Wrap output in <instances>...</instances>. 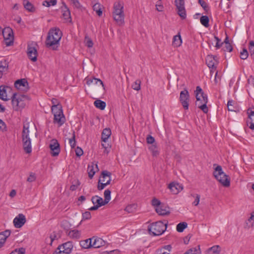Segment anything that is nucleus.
<instances>
[{"mask_svg": "<svg viewBox=\"0 0 254 254\" xmlns=\"http://www.w3.org/2000/svg\"><path fill=\"white\" fill-rule=\"evenodd\" d=\"M15 87L18 89L27 91L29 89L28 83L25 78L17 80L14 83Z\"/></svg>", "mask_w": 254, "mask_h": 254, "instance_id": "f3484780", "label": "nucleus"}, {"mask_svg": "<svg viewBox=\"0 0 254 254\" xmlns=\"http://www.w3.org/2000/svg\"><path fill=\"white\" fill-rule=\"evenodd\" d=\"M67 235L71 239H78L81 237V232L77 230H72L68 232Z\"/></svg>", "mask_w": 254, "mask_h": 254, "instance_id": "a878e982", "label": "nucleus"}, {"mask_svg": "<svg viewBox=\"0 0 254 254\" xmlns=\"http://www.w3.org/2000/svg\"><path fill=\"white\" fill-rule=\"evenodd\" d=\"M235 102L233 100H229L227 103L228 110L229 111L236 112V108L234 107Z\"/></svg>", "mask_w": 254, "mask_h": 254, "instance_id": "c03bdc74", "label": "nucleus"}, {"mask_svg": "<svg viewBox=\"0 0 254 254\" xmlns=\"http://www.w3.org/2000/svg\"><path fill=\"white\" fill-rule=\"evenodd\" d=\"M6 126L4 122L0 119V129L2 131L5 130Z\"/></svg>", "mask_w": 254, "mask_h": 254, "instance_id": "e2e57ef3", "label": "nucleus"}, {"mask_svg": "<svg viewBox=\"0 0 254 254\" xmlns=\"http://www.w3.org/2000/svg\"><path fill=\"white\" fill-rule=\"evenodd\" d=\"M200 252L199 250H197L196 248L190 249L187 251L184 254H200Z\"/></svg>", "mask_w": 254, "mask_h": 254, "instance_id": "3c124183", "label": "nucleus"}, {"mask_svg": "<svg viewBox=\"0 0 254 254\" xmlns=\"http://www.w3.org/2000/svg\"><path fill=\"white\" fill-rule=\"evenodd\" d=\"M181 37L180 35H177L174 36L173 45L175 47H179L182 44Z\"/></svg>", "mask_w": 254, "mask_h": 254, "instance_id": "e433bc0d", "label": "nucleus"}, {"mask_svg": "<svg viewBox=\"0 0 254 254\" xmlns=\"http://www.w3.org/2000/svg\"><path fill=\"white\" fill-rule=\"evenodd\" d=\"M29 135V126L27 124H24L22 132V140L23 149L26 153H30L32 151L31 141Z\"/></svg>", "mask_w": 254, "mask_h": 254, "instance_id": "39448f33", "label": "nucleus"}, {"mask_svg": "<svg viewBox=\"0 0 254 254\" xmlns=\"http://www.w3.org/2000/svg\"><path fill=\"white\" fill-rule=\"evenodd\" d=\"M213 174L215 179L223 186L227 187L230 186V182L228 176L222 171L221 166L217 165Z\"/></svg>", "mask_w": 254, "mask_h": 254, "instance_id": "0eeeda50", "label": "nucleus"}, {"mask_svg": "<svg viewBox=\"0 0 254 254\" xmlns=\"http://www.w3.org/2000/svg\"><path fill=\"white\" fill-rule=\"evenodd\" d=\"M79 185H80L79 181L78 180L76 181L74 184H72V185L70 186V190H71L72 191H74V190H76Z\"/></svg>", "mask_w": 254, "mask_h": 254, "instance_id": "5fc2aeb1", "label": "nucleus"}, {"mask_svg": "<svg viewBox=\"0 0 254 254\" xmlns=\"http://www.w3.org/2000/svg\"><path fill=\"white\" fill-rule=\"evenodd\" d=\"M149 149L153 156L157 157L159 154V151L156 144L150 145L149 146Z\"/></svg>", "mask_w": 254, "mask_h": 254, "instance_id": "f704fd0d", "label": "nucleus"}, {"mask_svg": "<svg viewBox=\"0 0 254 254\" xmlns=\"http://www.w3.org/2000/svg\"><path fill=\"white\" fill-rule=\"evenodd\" d=\"M112 15L114 20L119 25L124 23V4L120 1L115 2L113 6Z\"/></svg>", "mask_w": 254, "mask_h": 254, "instance_id": "7ed1b4c3", "label": "nucleus"}, {"mask_svg": "<svg viewBox=\"0 0 254 254\" xmlns=\"http://www.w3.org/2000/svg\"><path fill=\"white\" fill-rule=\"evenodd\" d=\"M52 106H56L58 107V106H62V105L60 104L58 100L55 98H53L52 99Z\"/></svg>", "mask_w": 254, "mask_h": 254, "instance_id": "0e129e2a", "label": "nucleus"}, {"mask_svg": "<svg viewBox=\"0 0 254 254\" xmlns=\"http://www.w3.org/2000/svg\"><path fill=\"white\" fill-rule=\"evenodd\" d=\"M97 82H99V84L102 86L103 89L105 90V88L103 81L100 79H98L95 77L92 78H88L86 79V84L87 85H90L92 83L97 84Z\"/></svg>", "mask_w": 254, "mask_h": 254, "instance_id": "7c9ffc66", "label": "nucleus"}, {"mask_svg": "<svg viewBox=\"0 0 254 254\" xmlns=\"http://www.w3.org/2000/svg\"><path fill=\"white\" fill-rule=\"evenodd\" d=\"M175 3L178 10V14L182 19H186V11L185 8V0H175Z\"/></svg>", "mask_w": 254, "mask_h": 254, "instance_id": "4468645a", "label": "nucleus"}, {"mask_svg": "<svg viewBox=\"0 0 254 254\" xmlns=\"http://www.w3.org/2000/svg\"><path fill=\"white\" fill-rule=\"evenodd\" d=\"M8 67V63L6 60H4L0 62V72H6Z\"/></svg>", "mask_w": 254, "mask_h": 254, "instance_id": "2f4dec72", "label": "nucleus"}, {"mask_svg": "<svg viewBox=\"0 0 254 254\" xmlns=\"http://www.w3.org/2000/svg\"><path fill=\"white\" fill-rule=\"evenodd\" d=\"M86 45L88 48H91V47H93V42H92V41L91 40V39L87 38V41H86Z\"/></svg>", "mask_w": 254, "mask_h": 254, "instance_id": "69168bd1", "label": "nucleus"}, {"mask_svg": "<svg viewBox=\"0 0 254 254\" xmlns=\"http://www.w3.org/2000/svg\"><path fill=\"white\" fill-rule=\"evenodd\" d=\"M52 112L54 115V123L58 124L59 126H61L65 122V117L64 115L62 106H52L51 107Z\"/></svg>", "mask_w": 254, "mask_h": 254, "instance_id": "6e6552de", "label": "nucleus"}, {"mask_svg": "<svg viewBox=\"0 0 254 254\" xmlns=\"http://www.w3.org/2000/svg\"><path fill=\"white\" fill-rule=\"evenodd\" d=\"M249 227H253L254 225V212L251 213V215L246 222Z\"/></svg>", "mask_w": 254, "mask_h": 254, "instance_id": "79ce46f5", "label": "nucleus"}, {"mask_svg": "<svg viewBox=\"0 0 254 254\" xmlns=\"http://www.w3.org/2000/svg\"><path fill=\"white\" fill-rule=\"evenodd\" d=\"M63 6L61 7L63 12V17L67 21H71L70 12L64 2L62 1Z\"/></svg>", "mask_w": 254, "mask_h": 254, "instance_id": "aec40b11", "label": "nucleus"}, {"mask_svg": "<svg viewBox=\"0 0 254 254\" xmlns=\"http://www.w3.org/2000/svg\"><path fill=\"white\" fill-rule=\"evenodd\" d=\"M196 101L195 105L198 108L201 109L204 113L206 114L208 112V108L207 107L208 102L207 96L203 91L202 89L199 86H196V90L194 91Z\"/></svg>", "mask_w": 254, "mask_h": 254, "instance_id": "f03ea898", "label": "nucleus"}, {"mask_svg": "<svg viewBox=\"0 0 254 254\" xmlns=\"http://www.w3.org/2000/svg\"><path fill=\"white\" fill-rule=\"evenodd\" d=\"M141 81L136 80L134 84L132 85V87L133 89L138 90L140 88Z\"/></svg>", "mask_w": 254, "mask_h": 254, "instance_id": "864d4df0", "label": "nucleus"}, {"mask_svg": "<svg viewBox=\"0 0 254 254\" xmlns=\"http://www.w3.org/2000/svg\"><path fill=\"white\" fill-rule=\"evenodd\" d=\"M158 254H170V252H166L164 249H160L157 251Z\"/></svg>", "mask_w": 254, "mask_h": 254, "instance_id": "774afa93", "label": "nucleus"}, {"mask_svg": "<svg viewBox=\"0 0 254 254\" xmlns=\"http://www.w3.org/2000/svg\"><path fill=\"white\" fill-rule=\"evenodd\" d=\"M93 238L86 239L85 241L81 242V246L84 249H88L92 246Z\"/></svg>", "mask_w": 254, "mask_h": 254, "instance_id": "473e14b6", "label": "nucleus"}, {"mask_svg": "<svg viewBox=\"0 0 254 254\" xmlns=\"http://www.w3.org/2000/svg\"><path fill=\"white\" fill-rule=\"evenodd\" d=\"M102 7L103 6L98 2L95 3L93 6L94 11H96L97 14L99 16H101L102 15Z\"/></svg>", "mask_w": 254, "mask_h": 254, "instance_id": "c9c22d12", "label": "nucleus"}, {"mask_svg": "<svg viewBox=\"0 0 254 254\" xmlns=\"http://www.w3.org/2000/svg\"><path fill=\"white\" fill-rule=\"evenodd\" d=\"M156 8L158 11H162L163 10L164 7L162 4L157 3L156 4Z\"/></svg>", "mask_w": 254, "mask_h": 254, "instance_id": "338daca9", "label": "nucleus"}, {"mask_svg": "<svg viewBox=\"0 0 254 254\" xmlns=\"http://www.w3.org/2000/svg\"><path fill=\"white\" fill-rule=\"evenodd\" d=\"M73 247L71 242H67L59 246L53 254H70Z\"/></svg>", "mask_w": 254, "mask_h": 254, "instance_id": "9b49d317", "label": "nucleus"}, {"mask_svg": "<svg viewBox=\"0 0 254 254\" xmlns=\"http://www.w3.org/2000/svg\"><path fill=\"white\" fill-rule=\"evenodd\" d=\"M62 36V32L59 28H55L51 29L48 33V36L46 40V45L47 47H51L55 50L59 45V41Z\"/></svg>", "mask_w": 254, "mask_h": 254, "instance_id": "f257e3e1", "label": "nucleus"}, {"mask_svg": "<svg viewBox=\"0 0 254 254\" xmlns=\"http://www.w3.org/2000/svg\"><path fill=\"white\" fill-rule=\"evenodd\" d=\"M26 222L25 216L23 214H19L13 220L14 226L15 228H20Z\"/></svg>", "mask_w": 254, "mask_h": 254, "instance_id": "dca6fc26", "label": "nucleus"}, {"mask_svg": "<svg viewBox=\"0 0 254 254\" xmlns=\"http://www.w3.org/2000/svg\"><path fill=\"white\" fill-rule=\"evenodd\" d=\"M25 253V249L23 248H20L19 249H15L10 254H24Z\"/></svg>", "mask_w": 254, "mask_h": 254, "instance_id": "09e8293b", "label": "nucleus"}, {"mask_svg": "<svg viewBox=\"0 0 254 254\" xmlns=\"http://www.w3.org/2000/svg\"><path fill=\"white\" fill-rule=\"evenodd\" d=\"M27 96L14 93L11 97L12 105L15 111H21L26 106Z\"/></svg>", "mask_w": 254, "mask_h": 254, "instance_id": "20e7f679", "label": "nucleus"}, {"mask_svg": "<svg viewBox=\"0 0 254 254\" xmlns=\"http://www.w3.org/2000/svg\"><path fill=\"white\" fill-rule=\"evenodd\" d=\"M136 206L137 205L135 204L128 205L126 207L125 210L128 213L133 212L135 210Z\"/></svg>", "mask_w": 254, "mask_h": 254, "instance_id": "49530a36", "label": "nucleus"}, {"mask_svg": "<svg viewBox=\"0 0 254 254\" xmlns=\"http://www.w3.org/2000/svg\"><path fill=\"white\" fill-rule=\"evenodd\" d=\"M111 130L110 128H106L103 130L102 133V140L104 142H106V140L111 136Z\"/></svg>", "mask_w": 254, "mask_h": 254, "instance_id": "c756f323", "label": "nucleus"}, {"mask_svg": "<svg viewBox=\"0 0 254 254\" xmlns=\"http://www.w3.org/2000/svg\"><path fill=\"white\" fill-rule=\"evenodd\" d=\"M92 202L95 205L96 204L99 207L105 205L106 203H105L104 200L103 198L98 195H95L92 197L91 198Z\"/></svg>", "mask_w": 254, "mask_h": 254, "instance_id": "393cba45", "label": "nucleus"}, {"mask_svg": "<svg viewBox=\"0 0 254 254\" xmlns=\"http://www.w3.org/2000/svg\"><path fill=\"white\" fill-rule=\"evenodd\" d=\"M248 119L247 121V125L251 129H254V107L248 109Z\"/></svg>", "mask_w": 254, "mask_h": 254, "instance_id": "a211bd4d", "label": "nucleus"}, {"mask_svg": "<svg viewBox=\"0 0 254 254\" xmlns=\"http://www.w3.org/2000/svg\"><path fill=\"white\" fill-rule=\"evenodd\" d=\"M146 139L147 143L151 145L154 144L155 141L154 138L151 135H148Z\"/></svg>", "mask_w": 254, "mask_h": 254, "instance_id": "603ef678", "label": "nucleus"}, {"mask_svg": "<svg viewBox=\"0 0 254 254\" xmlns=\"http://www.w3.org/2000/svg\"><path fill=\"white\" fill-rule=\"evenodd\" d=\"M200 21L202 25L204 27L208 28L209 26V19L207 16L203 15L200 18Z\"/></svg>", "mask_w": 254, "mask_h": 254, "instance_id": "58836bf2", "label": "nucleus"}, {"mask_svg": "<svg viewBox=\"0 0 254 254\" xmlns=\"http://www.w3.org/2000/svg\"><path fill=\"white\" fill-rule=\"evenodd\" d=\"M248 56L249 54L247 50L246 49H243L240 53V58L242 60H246L248 58Z\"/></svg>", "mask_w": 254, "mask_h": 254, "instance_id": "8fccbe9b", "label": "nucleus"}, {"mask_svg": "<svg viewBox=\"0 0 254 254\" xmlns=\"http://www.w3.org/2000/svg\"><path fill=\"white\" fill-rule=\"evenodd\" d=\"M111 191L107 189V190H106L104 191V202L105 203H106L107 204L109 201L111 199Z\"/></svg>", "mask_w": 254, "mask_h": 254, "instance_id": "a19ab883", "label": "nucleus"}, {"mask_svg": "<svg viewBox=\"0 0 254 254\" xmlns=\"http://www.w3.org/2000/svg\"><path fill=\"white\" fill-rule=\"evenodd\" d=\"M2 34L6 46H10L12 45L14 41V36L12 29L9 27H5L2 30Z\"/></svg>", "mask_w": 254, "mask_h": 254, "instance_id": "9d476101", "label": "nucleus"}, {"mask_svg": "<svg viewBox=\"0 0 254 254\" xmlns=\"http://www.w3.org/2000/svg\"><path fill=\"white\" fill-rule=\"evenodd\" d=\"M152 204L155 206V208L161 205L160 201L155 198L152 200Z\"/></svg>", "mask_w": 254, "mask_h": 254, "instance_id": "6e6d98bb", "label": "nucleus"}, {"mask_svg": "<svg viewBox=\"0 0 254 254\" xmlns=\"http://www.w3.org/2000/svg\"><path fill=\"white\" fill-rule=\"evenodd\" d=\"M91 216V213L89 211H86L82 214L83 219L87 220L90 219Z\"/></svg>", "mask_w": 254, "mask_h": 254, "instance_id": "13d9d810", "label": "nucleus"}, {"mask_svg": "<svg viewBox=\"0 0 254 254\" xmlns=\"http://www.w3.org/2000/svg\"><path fill=\"white\" fill-rule=\"evenodd\" d=\"M169 189L173 194H177L183 188L179 184L174 183H171L169 185Z\"/></svg>", "mask_w": 254, "mask_h": 254, "instance_id": "4be33fe9", "label": "nucleus"}, {"mask_svg": "<svg viewBox=\"0 0 254 254\" xmlns=\"http://www.w3.org/2000/svg\"><path fill=\"white\" fill-rule=\"evenodd\" d=\"M98 165L96 163L92 162L90 164L87 168V171L88 173V176L90 179H92L94 176L95 173L98 171Z\"/></svg>", "mask_w": 254, "mask_h": 254, "instance_id": "412c9836", "label": "nucleus"}, {"mask_svg": "<svg viewBox=\"0 0 254 254\" xmlns=\"http://www.w3.org/2000/svg\"><path fill=\"white\" fill-rule=\"evenodd\" d=\"M94 104L97 108H98L101 110H104L105 108L106 105V104L105 102L99 99L95 100L94 102Z\"/></svg>", "mask_w": 254, "mask_h": 254, "instance_id": "72a5a7b5", "label": "nucleus"}, {"mask_svg": "<svg viewBox=\"0 0 254 254\" xmlns=\"http://www.w3.org/2000/svg\"><path fill=\"white\" fill-rule=\"evenodd\" d=\"M214 38L216 41V44L215 47L217 49H219L221 47L222 45L223 44V43H222L221 44H219V42H220L221 40L218 37L215 36Z\"/></svg>", "mask_w": 254, "mask_h": 254, "instance_id": "052dcab7", "label": "nucleus"}, {"mask_svg": "<svg viewBox=\"0 0 254 254\" xmlns=\"http://www.w3.org/2000/svg\"><path fill=\"white\" fill-rule=\"evenodd\" d=\"M221 251V248L218 245L214 246L209 248L206 254H219Z\"/></svg>", "mask_w": 254, "mask_h": 254, "instance_id": "bb28decb", "label": "nucleus"}, {"mask_svg": "<svg viewBox=\"0 0 254 254\" xmlns=\"http://www.w3.org/2000/svg\"><path fill=\"white\" fill-rule=\"evenodd\" d=\"M111 173L107 171H103L101 173V177L98 183L97 188L99 190L104 189L107 185L110 184L111 181Z\"/></svg>", "mask_w": 254, "mask_h": 254, "instance_id": "1a4fd4ad", "label": "nucleus"}, {"mask_svg": "<svg viewBox=\"0 0 254 254\" xmlns=\"http://www.w3.org/2000/svg\"><path fill=\"white\" fill-rule=\"evenodd\" d=\"M75 154H76V156H79V157L81 156L83 154V151L82 149L79 147H77L75 149Z\"/></svg>", "mask_w": 254, "mask_h": 254, "instance_id": "bf43d9fd", "label": "nucleus"}, {"mask_svg": "<svg viewBox=\"0 0 254 254\" xmlns=\"http://www.w3.org/2000/svg\"><path fill=\"white\" fill-rule=\"evenodd\" d=\"M198 3L200 4V5L202 6V7L205 11H208L209 10V6L207 3L204 0H198Z\"/></svg>", "mask_w": 254, "mask_h": 254, "instance_id": "de8ad7c7", "label": "nucleus"}, {"mask_svg": "<svg viewBox=\"0 0 254 254\" xmlns=\"http://www.w3.org/2000/svg\"><path fill=\"white\" fill-rule=\"evenodd\" d=\"M11 232L9 230L0 233V242L3 245L4 244L6 239L10 236Z\"/></svg>", "mask_w": 254, "mask_h": 254, "instance_id": "cd10ccee", "label": "nucleus"}, {"mask_svg": "<svg viewBox=\"0 0 254 254\" xmlns=\"http://www.w3.org/2000/svg\"><path fill=\"white\" fill-rule=\"evenodd\" d=\"M200 200V195L199 194L195 195V198L194 201L192 202V204L194 206H197L199 204Z\"/></svg>", "mask_w": 254, "mask_h": 254, "instance_id": "680f3d73", "label": "nucleus"}, {"mask_svg": "<svg viewBox=\"0 0 254 254\" xmlns=\"http://www.w3.org/2000/svg\"><path fill=\"white\" fill-rule=\"evenodd\" d=\"M37 44L35 42H32L28 45L27 56L29 59L32 62H36L37 60V50L36 49Z\"/></svg>", "mask_w": 254, "mask_h": 254, "instance_id": "f8f14e48", "label": "nucleus"}, {"mask_svg": "<svg viewBox=\"0 0 254 254\" xmlns=\"http://www.w3.org/2000/svg\"><path fill=\"white\" fill-rule=\"evenodd\" d=\"M5 88V86H4L1 85L0 86V99L4 101H7V95Z\"/></svg>", "mask_w": 254, "mask_h": 254, "instance_id": "4c0bfd02", "label": "nucleus"}, {"mask_svg": "<svg viewBox=\"0 0 254 254\" xmlns=\"http://www.w3.org/2000/svg\"><path fill=\"white\" fill-rule=\"evenodd\" d=\"M49 147L51 150V154L53 156H58L60 152V146L58 141L56 139L51 140Z\"/></svg>", "mask_w": 254, "mask_h": 254, "instance_id": "2eb2a0df", "label": "nucleus"}, {"mask_svg": "<svg viewBox=\"0 0 254 254\" xmlns=\"http://www.w3.org/2000/svg\"><path fill=\"white\" fill-rule=\"evenodd\" d=\"M206 64L209 68L212 69L216 68V65L218 64L217 57L212 55H208L206 58Z\"/></svg>", "mask_w": 254, "mask_h": 254, "instance_id": "6ab92c4d", "label": "nucleus"}, {"mask_svg": "<svg viewBox=\"0 0 254 254\" xmlns=\"http://www.w3.org/2000/svg\"><path fill=\"white\" fill-rule=\"evenodd\" d=\"M105 244V241L100 238L93 237L92 246L94 248H99Z\"/></svg>", "mask_w": 254, "mask_h": 254, "instance_id": "5701e85b", "label": "nucleus"}, {"mask_svg": "<svg viewBox=\"0 0 254 254\" xmlns=\"http://www.w3.org/2000/svg\"><path fill=\"white\" fill-rule=\"evenodd\" d=\"M23 3L24 8L28 11L33 12L35 11V7L28 0H23Z\"/></svg>", "mask_w": 254, "mask_h": 254, "instance_id": "c85d7f7f", "label": "nucleus"}, {"mask_svg": "<svg viewBox=\"0 0 254 254\" xmlns=\"http://www.w3.org/2000/svg\"><path fill=\"white\" fill-rule=\"evenodd\" d=\"M75 137V132L74 131H73L72 136L69 139V143L72 148H74L76 145V141Z\"/></svg>", "mask_w": 254, "mask_h": 254, "instance_id": "a18cd8bd", "label": "nucleus"}, {"mask_svg": "<svg viewBox=\"0 0 254 254\" xmlns=\"http://www.w3.org/2000/svg\"><path fill=\"white\" fill-rule=\"evenodd\" d=\"M156 212L160 215H166L170 214L169 208L166 206L161 205L155 208Z\"/></svg>", "mask_w": 254, "mask_h": 254, "instance_id": "b1692460", "label": "nucleus"}, {"mask_svg": "<svg viewBox=\"0 0 254 254\" xmlns=\"http://www.w3.org/2000/svg\"><path fill=\"white\" fill-rule=\"evenodd\" d=\"M166 229V224H164L162 221H158L149 225L147 230L152 236H160L165 231Z\"/></svg>", "mask_w": 254, "mask_h": 254, "instance_id": "423d86ee", "label": "nucleus"}, {"mask_svg": "<svg viewBox=\"0 0 254 254\" xmlns=\"http://www.w3.org/2000/svg\"><path fill=\"white\" fill-rule=\"evenodd\" d=\"M57 3V0H44L43 1V5L49 7L51 5L54 6Z\"/></svg>", "mask_w": 254, "mask_h": 254, "instance_id": "37998d69", "label": "nucleus"}, {"mask_svg": "<svg viewBox=\"0 0 254 254\" xmlns=\"http://www.w3.org/2000/svg\"><path fill=\"white\" fill-rule=\"evenodd\" d=\"M36 179V177L35 176V174L31 173L30 174L29 177L27 178V181H28L29 182H33L35 181Z\"/></svg>", "mask_w": 254, "mask_h": 254, "instance_id": "4d7b16f0", "label": "nucleus"}, {"mask_svg": "<svg viewBox=\"0 0 254 254\" xmlns=\"http://www.w3.org/2000/svg\"><path fill=\"white\" fill-rule=\"evenodd\" d=\"M180 101L185 110H188L190 101V95L187 89L182 91L180 95Z\"/></svg>", "mask_w": 254, "mask_h": 254, "instance_id": "ddd939ff", "label": "nucleus"}, {"mask_svg": "<svg viewBox=\"0 0 254 254\" xmlns=\"http://www.w3.org/2000/svg\"><path fill=\"white\" fill-rule=\"evenodd\" d=\"M188 224L186 222H181L177 225V231L179 232H182L187 227Z\"/></svg>", "mask_w": 254, "mask_h": 254, "instance_id": "ea45409f", "label": "nucleus"}]
</instances>
